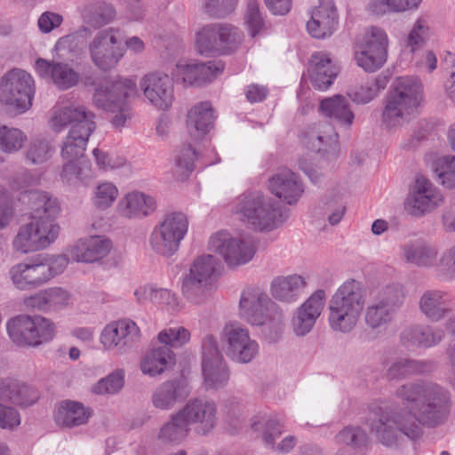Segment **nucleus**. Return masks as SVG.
I'll use <instances>...</instances> for the list:
<instances>
[{
  "label": "nucleus",
  "instance_id": "4468645a",
  "mask_svg": "<svg viewBox=\"0 0 455 455\" xmlns=\"http://www.w3.org/2000/svg\"><path fill=\"white\" fill-rule=\"evenodd\" d=\"M220 339L226 355L235 363H249L259 354L258 342L251 339L249 330L239 323L225 324Z\"/></svg>",
  "mask_w": 455,
  "mask_h": 455
},
{
  "label": "nucleus",
  "instance_id": "c756f323",
  "mask_svg": "<svg viewBox=\"0 0 455 455\" xmlns=\"http://www.w3.org/2000/svg\"><path fill=\"white\" fill-rule=\"evenodd\" d=\"M419 308L429 321L440 322L452 311L451 296L440 289L426 290L419 297Z\"/></svg>",
  "mask_w": 455,
  "mask_h": 455
},
{
  "label": "nucleus",
  "instance_id": "1a4fd4ad",
  "mask_svg": "<svg viewBox=\"0 0 455 455\" xmlns=\"http://www.w3.org/2000/svg\"><path fill=\"white\" fill-rule=\"evenodd\" d=\"M239 315L251 325L267 326L276 333L283 325V315L276 309V305L258 288H248L242 292Z\"/></svg>",
  "mask_w": 455,
  "mask_h": 455
},
{
  "label": "nucleus",
  "instance_id": "f8f14e48",
  "mask_svg": "<svg viewBox=\"0 0 455 455\" xmlns=\"http://www.w3.org/2000/svg\"><path fill=\"white\" fill-rule=\"evenodd\" d=\"M404 298V287L399 283H392L377 290L372 301L365 308V324L374 330L390 323Z\"/></svg>",
  "mask_w": 455,
  "mask_h": 455
},
{
  "label": "nucleus",
  "instance_id": "7ed1b4c3",
  "mask_svg": "<svg viewBox=\"0 0 455 455\" xmlns=\"http://www.w3.org/2000/svg\"><path fill=\"white\" fill-rule=\"evenodd\" d=\"M95 115L84 106L56 105L48 121L51 131L62 132L69 127L61 147L64 161L84 160L88 140L96 129Z\"/></svg>",
  "mask_w": 455,
  "mask_h": 455
},
{
  "label": "nucleus",
  "instance_id": "0eeeda50",
  "mask_svg": "<svg viewBox=\"0 0 455 455\" xmlns=\"http://www.w3.org/2000/svg\"><path fill=\"white\" fill-rule=\"evenodd\" d=\"M421 98L422 84L417 77H397L393 84V90L386 99L383 123L388 128L402 124L416 111Z\"/></svg>",
  "mask_w": 455,
  "mask_h": 455
},
{
  "label": "nucleus",
  "instance_id": "bf43d9fd",
  "mask_svg": "<svg viewBox=\"0 0 455 455\" xmlns=\"http://www.w3.org/2000/svg\"><path fill=\"white\" fill-rule=\"evenodd\" d=\"M124 372L117 370L106 378L100 379L92 387V391L98 395L116 394L124 387Z\"/></svg>",
  "mask_w": 455,
  "mask_h": 455
},
{
  "label": "nucleus",
  "instance_id": "6ab92c4d",
  "mask_svg": "<svg viewBox=\"0 0 455 455\" xmlns=\"http://www.w3.org/2000/svg\"><path fill=\"white\" fill-rule=\"evenodd\" d=\"M185 422L201 435H206L217 424V405L205 396L190 398L178 410Z\"/></svg>",
  "mask_w": 455,
  "mask_h": 455
},
{
  "label": "nucleus",
  "instance_id": "a211bd4d",
  "mask_svg": "<svg viewBox=\"0 0 455 455\" xmlns=\"http://www.w3.org/2000/svg\"><path fill=\"white\" fill-rule=\"evenodd\" d=\"M387 36L382 28H369L355 52L357 65L367 72L380 68L387 60Z\"/></svg>",
  "mask_w": 455,
  "mask_h": 455
},
{
  "label": "nucleus",
  "instance_id": "b1692460",
  "mask_svg": "<svg viewBox=\"0 0 455 455\" xmlns=\"http://www.w3.org/2000/svg\"><path fill=\"white\" fill-rule=\"evenodd\" d=\"M339 15L333 0H319L307 22L309 35L317 39L331 36L338 28Z\"/></svg>",
  "mask_w": 455,
  "mask_h": 455
},
{
  "label": "nucleus",
  "instance_id": "20e7f679",
  "mask_svg": "<svg viewBox=\"0 0 455 455\" xmlns=\"http://www.w3.org/2000/svg\"><path fill=\"white\" fill-rule=\"evenodd\" d=\"M233 212L247 228L259 232L273 231L288 218L286 211L276 200L259 191L237 197Z\"/></svg>",
  "mask_w": 455,
  "mask_h": 455
},
{
  "label": "nucleus",
  "instance_id": "4be33fe9",
  "mask_svg": "<svg viewBox=\"0 0 455 455\" xmlns=\"http://www.w3.org/2000/svg\"><path fill=\"white\" fill-rule=\"evenodd\" d=\"M443 202L441 191L428 180L419 177L408 198L411 214L421 217L433 212Z\"/></svg>",
  "mask_w": 455,
  "mask_h": 455
},
{
  "label": "nucleus",
  "instance_id": "412c9836",
  "mask_svg": "<svg viewBox=\"0 0 455 455\" xmlns=\"http://www.w3.org/2000/svg\"><path fill=\"white\" fill-rule=\"evenodd\" d=\"M224 68L221 61H179L172 71V76L185 86H201L213 81Z\"/></svg>",
  "mask_w": 455,
  "mask_h": 455
},
{
  "label": "nucleus",
  "instance_id": "603ef678",
  "mask_svg": "<svg viewBox=\"0 0 455 455\" xmlns=\"http://www.w3.org/2000/svg\"><path fill=\"white\" fill-rule=\"evenodd\" d=\"M190 331L188 329L176 325L161 331L157 339L161 344L172 349L183 347L190 340Z\"/></svg>",
  "mask_w": 455,
  "mask_h": 455
},
{
  "label": "nucleus",
  "instance_id": "393cba45",
  "mask_svg": "<svg viewBox=\"0 0 455 455\" xmlns=\"http://www.w3.org/2000/svg\"><path fill=\"white\" fill-rule=\"evenodd\" d=\"M401 259L410 266L424 269L435 268L436 272L439 250L423 239L409 240L401 246Z\"/></svg>",
  "mask_w": 455,
  "mask_h": 455
},
{
  "label": "nucleus",
  "instance_id": "cd10ccee",
  "mask_svg": "<svg viewBox=\"0 0 455 455\" xmlns=\"http://www.w3.org/2000/svg\"><path fill=\"white\" fill-rule=\"evenodd\" d=\"M192 388L185 379L166 380L158 385L152 395V404L162 411H170L177 403L183 402L190 395Z\"/></svg>",
  "mask_w": 455,
  "mask_h": 455
},
{
  "label": "nucleus",
  "instance_id": "a19ab883",
  "mask_svg": "<svg viewBox=\"0 0 455 455\" xmlns=\"http://www.w3.org/2000/svg\"><path fill=\"white\" fill-rule=\"evenodd\" d=\"M91 164L86 160L64 161L61 180L69 186L87 185L93 178Z\"/></svg>",
  "mask_w": 455,
  "mask_h": 455
},
{
  "label": "nucleus",
  "instance_id": "5701e85b",
  "mask_svg": "<svg viewBox=\"0 0 455 455\" xmlns=\"http://www.w3.org/2000/svg\"><path fill=\"white\" fill-rule=\"evenodd\" d=\"M325 299V291L316 290L297 308L291 320L292 330L297 336L303 337L311 331L322 314Z\"/></svg>",
  "mask_w": 455,
  "mask_h": 455
},
{
  "label": "nucleus",
  "instance_id": "8fccbe9b",
  "mask_svg": "<svg viewBox=\"0 0 455 455\" xmlns=\"http://www.w3.org/2000/svg\"><path fill=\"white\" fill-rule=\"evenodd\" d=\"M334 440L337 444L358 450L367 444L368 436L361 427L349 426L341 429L335 435Z\"/></svg>",
  "mask_w": 455,
  "mask_h": 455
},
{
  "label": "nucleus",
  "instance_id": "f3484780",
  "mask_svg": "<svg viewBox=\"0 0 455 455\" xmlns=\"http://www.w3.org/2000/svg\"><path fill=\"white\" fill-rule=\"evenodd\" d=\"M92 61L102 70L115 68L124 54V46L117 30L100 31L89 44Z\"/></svg>",
  "mask_w": 455,
  "mask_h": 455
},
{
  "label": "nucleus",
  "instance_id": "2f4dec72",
  "mask_svg": "<svg viewBox=\"0 0 455 455\" xmlns=\"http://www.w3.org/2000/svg\"><path fill=\"white\" fill-rule=\"evenodd\" d=\"M155 197L140 191H132L124 195L118 202V213L127 219H142L156 210Z\"/></svg>",
  "mask_w": 455,
  "mask_h": 455
},
{
  "label": "nucleus",
  "instance_id": "69168bd1",
  "mask_svg": "<svg viewBox=\"0 0 455 455\" xmlns=\"http://www.w3.org/2000/svg\"><path fill=\"white\" fill-rule=\"evenodd\" d=\"M237 0H205L204 12L214 18H224L236 7Z\"/></svg>",
  "mask_w": 455,
  "mask_h": 455
},
{
  "label": "nucleus",
  "instance_id": "774afa93",
  "mask_svg": "<svg viewBox=\"0 0 455 455\" xmlns=\"http://www.w3.org/2000/svg\"><path fill=\"white\" fill-rule=\"evenodd\" d=\"M152 303L168 311H177L180 308L179 298L170 290L156 288Z\"/></svg>",
  "mask_w": 455,
  "mask_h": 455
},
{
  "label": "nucleus",
  "instance_id": "9d476101",
  "mask_svg": "<svg viewBox=\"0 0 455 455\" xmlns=\"http://www.w3.org/2000/svg\"><path fill=\"white\" fill-rule=\"evenodd\" d=\"M7 331L19 346L37 347L51 341L55 336L54 323L42 315H20L8 321Z\"/></svg>",
  "mask_w": 455,
  "mask_h": 455
},
{
  "label": "nucleus",
  "instance_id": "f03ea898",
  "mask_svg": "<svg viewBox=\"0 0 455 455\" xmlns=\"http://www.w3.org/2000/svg\"><path fill=\"white\" fill-rule=\"evenodd\" d=\"M30 209V220L21 225L12 241L14 251L28 254L48 248L60 232L56 221L60 208L57 200L48 193L30 190L25 193Z\"/></svg>",
  "mask_w": 455,
  "mask_h": 455
},
{
  "label": "nucleus",
  "instance_id": "423d86ee",
  "mask_svg": "<svg viewBox=\"0 0 455 455\" xmlns=\"http://www.w3.org/2000/svg\"><path fill=\"white\" fill-rule=\"evenodd\" d=\"M365 307L362 283L355 279L345 281L329 301L330 328L343 334L351 332L357 325Z\"/></svg>",
  "mask_w": 455,
  "mask_h": 455
},
{
  "label": "nucleus",
  "instance_id": "39448f33",
  "mask_svg": "<svg viewBox=\"0 0 455 455\" xmlns=\"http://www.w3.org/2000/svg\"><path fill=\"white\" fill-rule=\"evenodd\" d=\"M136 92L137 84L132 78L105 76L95 86L92 103L97 108L111 113L113 126L122 128L132 117L130 99Z\"/></svg>",
  "mask_w": 455,
  "mask_h": 455
},
{
  "label": "nucleus",
  "instance_id": "f704fd0d",
  "mask_svg": "<svg viewBox=\"0 0 455 455\" xmlns=\"http://www.w3.org/2000/svg\"><path fill=\"white\" fill-rule=\"evenodd\" d=\"M307 286V280L302 275L294 274L275 277L270 285L274 299L286 303L296 301Z\"/></svg>",
  "mask_w": 455,
  "mask_h": 455
},
{
  "label": "nucleus",
  "instance_id": "c03bdc74",
  "mask_svg": "<svg viewBox=\"0 0 455 455\" xmlns=\"http://www.w3.org/2000/svg\"><path fill=\"white\" fill-rule=\"evenodd\" d=\"M191 428L177 411L160 428L158 439L164 443H180L187 438Z\"/></svg>",
  "mask_w": 455,
  "mask_h": 455
},
{
  "label": "nucleus",
  "instance_id": "a878e982",
  "mask_svg": "<svg viewBox=\"0 0 455 455\" xmlns=\"http://www.w3.org/2000/svg\"><path fill=\"white\" fill-rule=\"evenodd\" d=\"M268 189L283 203L296 204L304 194V185L299 176L289 169L277 172L268 180Z\"/></svg>",
  "mask_w": 455,
  "mask_h": 455
},
{
  "label": "nucleus",
  "instance_id": "c85d7f7f",
  "mask_svg": "<svg viewBox=\"0 0 455 455\" xmlns=\"http://www.w3.org/2000/svg\"><path fill=\"white\" fill-rule=\"evenodd\" d=\"M35 68L39 76L51 78L60 90H68L79 82V74L65 62L49 61L39 58L35 63Z\"/></svg>",
  "mask_w": 455,
  "mask_h": 455
},
{
  "label": "nucleus",
  "instance_id": "6e6d98bb",
  "mask_svg": "<svg viewBox=\"0 0 455 455\" xmlns=\"http://www.w3.org/2000/svg\"><path fill=\"white\" fill-rule=\"evenodd\" d=\"M435 172L439 181L447 188L455 189V156H445L435 164Z\"/></svg>",
  "mask_w": 455,
  "mask_h": 455
},
{
  "label": "nucleus",
  "instance_id": "f257e3e1",
  "mask_svg": "<svg viewBox=\"0 0 455 455\" xmlns=\"http://www.w3.org/2000/svg\"><path fill=\"white\" fill-rule=\"evenodd\" d=\"M395 395L403 410L381 411L371 424L377 442L387 448H398L405 441H417L423 427L436 428L446 424L451 416V392L441 384L418 379L403 384Z\"/></svg>",
  "mask_w": 455,
  "mask_h": 455
},
{
  "label": "nucleus",
  "instance_id": "a18cd8bd",
  "mask_svg": "<svg viewBox=\"0 0 455 455\" xmlns=\"http://www.w3.org/2000/svg\"><path fill=\"white\" fill-rule=\"evenodd\" d=\"M220 53H227L238 45L243 39L242 31L228 23H214Z\"/></svg>",
  "mask_w": 455,
  "mask_h": 455
},
{
  "label": "nucleus",
  "instance_id": "79ce46f5",
  "mask_svg": "<svg viewBox=\"0 0 455 455\" xmlns=\"http://www.w3.org/2000/svg\"><path fill=\"white\" fill-rule=\"evenodd\" d=\"M337 143L338 133L327 122L319 124L308 135V147L315 152L325 154L330 150H335Z\"/></svg>",
  "mask_w": 455,
  "mask_h": 455
},
{
  "label": "nucleus",
  "instance_id": "ea45409f",
  "mask_svg": "<svg viewBox=\"0 0 455 455\" xmlns=\"http://www.w3.org/2000/svg\"><path fill=\"white\" fill-rule=\"evenodd\" d=\"M172 350L165 346L153 348L141 359L140 370L145 375L155 377L162 374L171 364L174 363Z\"/></svg>",
  "mask_w": 455,
  "mask_h": 455
},
{
  "label": "nucleus",
  "instance_id": "7c9ffc66",
  "mask_svg": "<svg viewBox=\"0 0 455 455\" xmlns=\"http://www.w3.org/2000/svg\"><path fill=\"white\" fill-rule=\"evenodd\" d=\"M308 74L313 86L324 91L332 84L339 74V68L333 63L329 53L317 52L310 58Z\"/></svg>",
  "mask_w": 455,
  "mask_h": 455
},
{
  "label": "nucleus",
  "instance_id": "4c0bfd02",
  "mask_svg": "<svg viewBox=\"0 0 455 455\" xmlns=\"http://www.w3.org/2000/svg\"><path fill=\"white\" fill-rule=\"evenodd\" d=\"M443 336L444 332L440 328H433L428 325H413L403 331L401 341L406 347H431L437 345Z\"/></svg>",
  "mask_w": 455,
  "mask_h": 455
},
{
  "label": "nucleus",
  "instance_id": "4d7b16f0",
  "mask_svg": "<svg viewBox=\"0 0 455 455\" xmlns=\"http://www.w3.org/2000/svg\"><path fill=\"white\" fill-rule=\"evenodd\" d=\"M430 35V27L427 18L419 17L414 22L411 30L409 33L407 45L413 52L421 48L428 39Z\"/></svg>",
  "mask_w": 455,
  "mask_h": 455
},
{
  "label": "nucleus",
  "instance_id": "bb28decb",
  "mask_svg": "<svg viewBox=\"0 0 455 455\" xmlns=\"http://www.w3.org/2000/svg\"><path fill=\"white\" fill-rule=\"evenodd\" d=\"M113 248L112 241L105 236L81 238L69 249V257L76 262L94 263L106 258Z\"/></svg>",
  "mask_w": 455,
  "mask_h": 455
},
{
  "label": "nucleus",
  "instance_id": "9b49d317",
  "mask_svg": "<svg viewBox=\"0 0 455 455\" xmlns=\"http://www.w3.org/2000/svg\"><path fill=\"white\" fill-rule=\"evenodd\" d=\"M35 92V81L23 69L13 68L0 80V101L17 113H25L32 107Z\"/></svg>",
  "mask_w": 455,
  "mask_h": 455
},
{
  "label": "nucleus",
  "instance_id": "3c124183",
  "mask_svg": "<svg viewBox=\"0 0 455 455\" xmlns=\"http://www.w3.org/2000/svg\"><path fill=\"white\" fill-rule=\"evenodd\" d=\"M195 47L200 54L219 52L214 23L204 26L196 33Z\"/></svg>",
  "mask_w": 455,
  "mask_h": 455
},
{
  "label": "nucleus",
  "instance_id": "72a5a7b5",
  "mask_svg": "<svg viewBox=\"0 0 455 455\" xmlns=\"http://www.w3.org/2000/svg\"><path fill=\"white\" fill-rule=\"evenodd\" d=\"M39 398L34 387L14 379H0V400L10 401L19 406H30Z\"/></svg>",
  "mask_w": 455,
  "mask_h": 455
},
{
  "label": "nucleus",
  "instance_id": "473e14b6",
  "mask_svg": "<svg viewBox=\"0 0 455 455\" xmlns=\"http://www.w3.org/2000/svg\"><path fill=\"white\" fill-rule=\"evenodd\" d=\"M44 274L45 270L39 261L18 263L9 270L12 284L20 291L34 290L47 283Z\"/></svg>",
  "mask_w": 455,
  "mask_h": 455
},
{
  "label": "nucleus",
  "instance_id": "864d4df0",
  "mask_svg": "<svg viewBox=\"0 0 455 455\" xmlns=\"http://www.w3.org/2000/svg\"><path fill=\"white\" fill-rule=\"evenodd\" d=\"M53 152L50 142L45 139H32L26 149V159L32 164H41L48 161Z\"/></svg>",
  "mask_w": 455,
  "mask_h": 455
},
{
  "label": "nucleus",
  "instance_id": "6e6552de",
  "mask_svg": "<svg viewBox=\"0 0 455 455\" xmlns=\"http://www.w3.org/2000/svg\"><path fill=\"white\" fill-rule=\"evenodd\" d=\"M189 220L182 212L166 213L148 236L151 250L163 257H171L180 249L188 232Z\"/></svg>",
  "mask_w": 455,
  "mask_h": 455
},
{
  "label": "nucleus",
  "instance_id": "dca6fc26",
  "mask_svg": "<svg viewBox=\"0 0 455 455\" xmlns=\"http://www.w3.org/2000/svg\"><path fill=\"white\" fill-rule=\"evenodd\" d=\"M202 371L206 390L220 389L227 386L230 372L228 366L219 349L216 337L206 335L202 342Z\"/></svg>",
  "mask_w": 455,
  "mask_h": 455
},
{
  "label": "nucleus",
  "instance_id": "09e8293b",
  "mask_svg": "<svg viewBox=\"0 0 455 455\" xmlns=\"http://www.w3.org/2000/svg\"><path fill=\"white\" fill-rule=\"evenodd\" d=\"M424 362L400 358L392 363L387 375L390 379H401L411 374L420 373L425 370Z\"/></svg>",
  "mask_w": 455,
  "mask_h": 455
},
{
  "label": "nucleus",
  "instance_id": "e2e57ef3",
  "mask_svg": "<svg viewBox=\"0 0 455 455\" xmlns=\"http://www.w3.org/2000/svg\"><path fill=\"white\" fill-rule=\"evenodd\" d=\"M45 270L46 281H50L55 275L61 274L68 265L69 259L66 255H50L39 261Z\"/></svg>",
  "mask_w": 455,
  "mask_h": 455
},
{
  "label": "nucleus",
  "instance_id": "338daca9",
  "mask_svg": "<svg viewBox=\"0 0 455 455\" xmlns=\"http://www.w3.org/2000/svg\"><path fill=\"white\" fill-rule=\"evenodd\" d=\"M97 166L103 171H111L123 167L126 164V159L116 155H110L99 148L92 151Z\"/></svg>",
  "mask_w": 455,
  "mask_h": 455
},
{
  "label": "nucleus",
  "instance_id": "aec40b11",
  "mask_svg": "<svg viewBox=\"0 0 455 455\" xmlns=\"http://www.w3.org/2000/svg\"><path fill=\"white\" fill-rule=\"evenodd\" d=\"M174 81L168 74L155 71L145 75L140 85L151 106L158 110L168 111L175 100Z\"/></svg>",
  "mask_w": 455,
  "mask_h": 455
},
{
  "label": "nucleus",
  "instance_id": "0e129e2a",
  "mask_svg": "<svg viewBox=\"0 0 455 455\" xmlns=\"http://www.w3.org/2000/svg\"><path fill=\"white\" fill-rule=\"evenodd\" d=\"M119 326H120V333L122 341L125 342L124 344V353L127 352L134 344L140 341V330L138 327L137 323L129 319L124 318L120 319Z\"/></svg>",
  "mask_w": 455,
  "mask_h": 455
},
{
  "label": "nucleus",
  "instance_id": "2eb2a0df",
  "mask_svg": "<svg viewBox=\"0 0 455 455\" xmlns=\"http://www.w3.org/2000/svg\"><path fill=\"white\" fill-rule=\"evenodd\" d=\"M218 260L212 255L198 257L182 283V293L191 303L200 305L207 300L208 289L217 270Z\"/></svg>",
  "mask_w": 455,
  "mask_h": 455
},
{
  "label": "nucleus",
  "instance_id": "13d9d810",
  "mask_svg": "<svg viewBox=\"0 0 455 455\" xmlns=\"http://www.w3.org/2000/svg\"><path fill=\"white\" fill-rule=\"evenodd\" d=\"M244 23L251 37H255L265 29V21L257 0L249 1Z\"/></svg>",
  "mask_w": 455,
  "mask_h": 455
},
{
  "label": "nucleus",
  "instance_id": "c9c22d12",
  "mask_svg": "<svg viewBox=\"0 0 455 455\" xmlns=\"http://www.w3.org/2000/svg\"><path fill=\"white\" fill-rule=\"evenodd\" d=\"M214 116L210 102H200L194 106L187 116V128L194 140H198L213 126Z\"/></svg>",
  "mask_w": 455,
  "mask_h": 455
},
{
  "label": "nucleus",
  "instance_id": "49530a36",
  "mask_svg": "<svg viewBox=\"0 0 455 455\" xmlns=\"http://www.w3.org/2000/svg\"><path fill=\"white\" fill-rule=\"evenodd\" d=\"M119 195L117 187L110 181H100L92 189V203L98 210L110 208Z\"/></svg>",
  "mask_w": 455,
  "mask_h": 455
},
{
  "label": "nucleus",
  "instance_id": "5fc2aeb1",
  "mask_svg": "<svg viewBox=\"0 0 455 455\" xmlns=\"http://www.w3.org/2000/svg\"><path fill=\"white\" fill-rule=\"evenodd\" d=\"M100 341L107 350H116L119 354L124 353L125 342L121 339L119 321L112 322L104 327Z\"/></svg>",
  "mask_w": 455,
  "mask_h": 455
},
{
  "label": "nucleus",
  "instance_id": "58836bf2",
  "mask_svg": "<svg viewBox=\"0 0 455 455\" xmlns=\"http://www.w3.org/2000/svg\"><path fill=\"white\" fill-rule=\"evenodd\" d=\"M92 411L82 403L65 400L62 401L54 413V419L59 426L74 427L87 423Z\"/></svg>",
  "mask_w": 455,
  "mask_h": 455
},
{
  "label": "nucleus",
  "instance_id": "de8ad7c7",
  "mask_svg": "<svg viewBox=\"0 0 455 455\" xmlns=\"http://www.w3.org/2000/svg\"><path fill=\"white\" fill-rule=\"evenodd\" d=\"M27 139V135L20 129L0 124V149L4 153H17L22 148Z\"/></svg>",
  "mask_w": 455,
  "mask_h": 455
},
{
  "label": "nucleus",
  "instance_id": "37998d69",
  "mask_svg": "<svg viewBox=\"0 0 455 455\" xmlns=\"http://www.w3.org/2000/svg\"><path fill=\"white\" fill-rule=\"evenodd\" d=\"M387 84L385 76H378L349 88L347 95L355 104H368L386 88Z\"/></svg>",
  "mask_w": 455,
  "mask_h": 455
},
{
  "label": "nucleus",
  "instance_id": "052dcab7",
  "mask_svg": "<svg viewBox=\"0 0 455 455\" xmlns=\"http://www.w3.org/2000/svg\"><path fill=\"white\" fill-rule=\"evenodd\" d=\"M436 275L443 281L455 280V245L445 250L439 257Z\"/></svg>",
  "mask_w": 455,
  "mask_h": 455
},
{
  "label": "nucleus",
  "instance_id": "ddd939ff",
  "mask_svg": "<svg viewBox=\"0 0 455 455\" xmlns=\"http://www.w3.org/2000/svg\"><path fill=\"white\" fill-rule=\"evenodd\" d=\"M209 249L219 254L229 268H236L249 263L257 251L251 238L232 236L223 231L211 236Z\"/></svg>",
  "mask_w": 455,
  "mask_h": 455
},
{
  "label": "nucleus",
  "instance_id": "680f3d73",
  "mask_svg": "<svg viewBox=\"0 0 455 455\" xmlns=\"http://www.w3.org/2000/svg\"><path fill=\"white\" fill-rule=\"evenodd\" d=\"M49 311H56L68 307L73 302L72 295L61 287L45 289Z\"/></svg>",
  "mask_w": 455,
  "mask_h": 455
},
{
  "label": "nucleus",
  "instance_id": "e433bc0d",
  "mask_svg": "<svg viewBox=\"0 0 455 455\" xmlns=\"http://www.w3.org/2000/svg\"><path fill=\"white\" fill-rule=\"evenodd\" d=\"M319 111L345 128L351 127L355 120V114L348 100L341 94L322 100L319 104Z\"/></svg>",
  "mask_w": 455,
  "mask_h": 455
}]
</instances>
